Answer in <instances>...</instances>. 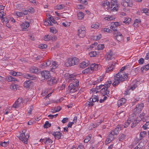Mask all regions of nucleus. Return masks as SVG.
<instances>
[{
  "instance_id": "nucleus-1",
  "label": "nucleus",
  "mask_w": 149,
  "mask_h": 149,
  "mask_svg": "<svg viewBox=\"0 0 149 149\" xmlns=\"http://www.w3.org/2000/svg\"><path fill=\"white\" fill-rule=\"evenodd\" d=\"M134 110V113L130 115L127 120L125 121L124 127H127L130 123H132L131 127L133 128L140 122V115L139 114L140 111L139 105H137Z\"/></svg>"
},
{
  "instance_id": "nucleus-2",
  "label": "nucleus",
  "mask_w": 149,
  "mask_h": 149,
  "mask_svg": "<svg viewBox=\"0 0 149 149\" xmlns=\"http://www.w3.org/2000/svg\"><path fill=\"white\" fill-rule=\"evenodd\" d=\"M125 67H123L120 70V72L117 73L114 76V81L113 84V86H115L119 84L120 82H122L126 80L128 77V74L124 73L122 72L125 70Z\"/></svg>"
},
{
  "instance_id": "nucleus-3",
  "label": "nucleus",
  "mask_w": 149,
  "mask_h": 149,
  "mask_svg": "<svg viewBox=\"0 0 149 149\" xmlns=\"http://www.w3.org/2000/svg\"><path fill=\"white\" fill-rule=\"evenodd\" d=\"M79 61V59L76 58H69L65 63V65L67 67L74 65L77 64Z\"/></svg>"
},
{
  "instance_id": "nucleus-4",
  "label": "nucleus",
  "mask_w": 149,
  "mask_h": 149,
  "mask_svg": "<svg viewBox=\"0 0 149 149\" xmlns=\"http://www.w3.org/2000/svg\"><path fill=\"white\" fill-rule=\"evenodd\" d=\"M111 84V81H108V84L104 85L103 88L100 91L103 96L105 95H108V94H109V91L108 90V88L110 87Z\"/></svg>"
},
{
  "instance_id": "nucleus-5",
  "label": "nucleus",
  "mask_w": 149,
  "mask_h": 149,
  "mask_svg": "<svg viewBox=\"0 0 149 149\" xmlns=\"http://www.w3.org/2000/svg\"><path fill=\"white\" fill-rule=\"evenodd\" d=\"M26 131V130H23L22 131V133L20 134L19 138V139L22 141L23 143L25 144H27L28 143L29 135H25V133Z\"/></svg>"
},
{
  "instance_id": "nucleus-6",
  "label": "nucleus",
  "mask_w": 149,
  "mask_h": 149,
  "mask_svg": "<svg viewBox=\"0 0 149 149\" xmlns=\"http://www.w3.org/2000/svg\"><path fill=\"white\" fill-rule=\"evenodd\" d=\"M86 28L83 26H81L78 30V34L79 37L84 38L86 35Z\"/></svg>"
},
{
  "instance_id": "nucleus-7",
  "label": "nucleus",
  "mask_w": 149,
  "mask_h": 149,
  "mask_svg": "<svg viewBox=\"0 0 149 149\" xmlns=\"http://www.w3.org/2000/svg\"><path fill=\"white\" fill-rule=\"evenodd\" d=\"M41 77L40 78L42 80H47L50 77L49 72L48 71H43L41 73Z\"/></svg>"
},
{
  "instance_id": "nucleus-8",
  "label": "nucleus",
  "mask_w": 149,
  "mask_h": 149,
  "mask_svg": "<svg viewBox=\"0 0 149 149\" xmlns=\"http://www.w3.org/2000/svg\"><path fill=\"white\" fill-rule=\"evenodd\" d=\"M10 19V16H7L3 17L1 19L4 25H5L7 27L9 28L10 27V26L9 24V22Z\"/></svg>"
},
{
  "instance_id": "nucleus-9",
  "label": "nucleus",
  "mask_w": 149,
  "mask_h": 149,
  "mask_svg": "<svg viewBox=\"0 0 149 149\" xmlns=\"http://www.w3.org/2000/svg\"><path fill=\"white\" fill-rule=\"evenodd\" d=\"M47 81V84L50 86H52L56 84L57 82L56 78L54 77H50L48 78Z\"/></svg>"
},
{
  "instance_id": "nucleus-10",
  "label": "nucleus",
  "mask_w": 149,
  "mask_h": 149,
  "mask_svg": "<svg viewBox=\"0 0 149 149\" xmlns=\"http://www.w3.org/2000/svg\"><path fill=\"white\" fill-rule=\"evenodd\" d=\"M113 35L115 39L119 42L122 41L124 39L123 36L120 32L117 31L116 32H114Z\"/></svg>"
},
{
  "instance_id": "nucleus-11",
  "label": "nucleus",
  "mask_w": 149,
  "mask_h": 149,
  "mask_svg": "<svg viewBox=\"0 0 149 149\" xmlns=\"http://www.w3.org/2000/svg\"><path fill=\"white\" fill-rule=\"evenodd\" d=\"M121 5L125 7H132V3L130 0H122L121 2Z\"/></svg>"
},
{
  "instance_id": "nucleus-12",
  "label": "nucleus",
  "mask_w": 149,
  "mask_h": 149,
  "mask_svg": "<svg viewBox=\"0 0 149 149\" xmlns=\"http://www.w3.org/2000/svg\"><path fill=\"white\" fill-rule=\"evenodd\" d=\"M101 5L103 6L106 11L109 10L110 9V3L107 0H105L102 1Z\"/></svg>"
},
{
  "instance_id": "nucleus-13",
  "label": "nucleus",
  "mask_w": 149,
  "mask_h": 149,
  "mask_svg": "<svg viewBox=\"0 0 149 149\" xmlns=\"http://www.w3.org/2000/svg\"><path fill=\"white\" fill-rule=\"evenodd\" d=\"M51 134L54 136L55 139H61V137L62 136V134L59 132H51Z\"/></svg>"
},
{
  "instance_id": "nucleus-14",
  "label": "nucleus",
  "mask_w": 149,
  "mask_h": 149,
  "mask_svg": "<svg viewBox=\"0 0 149 149\" xmlns=\"http://www.w3.org/2000/svg\"><path fill=\"white\" fill-rule=\"evenodd\" d=\"M22 101V99L19 98L13 104V107L15 108H18L20 106Z\"/></svg>"
},
{
  "instance_id": "nucleus-15",
  "label": "nucleus",
  "mask_w": 149,
  "mask_h": 149,
  "mask_svg": "<svg viewBox=\"0 0 149 149\" xmlns=\"http://www.w3.org/2000/svg\"><path fill=\"white\" fill-rule=\"evenodd\" d=\"M122 127H121L120 125H118L113 130L111 131V133L115 135L117 134L121 130Z\"/></svg>"
},
{
  "instance_id": "nucleus-16",
  "label": "nucleus",
  "mask_w": 149,
  "mask_h": 149,
  "mask_svg": "<svg viewBox=\"0 0 149 149\" xmlns=\"http://www.w3.org/2000/svg\"><path fill=\"white\" fill-rule=\"evenodd\" d=\"M101 66L100 65L98 64H92L91 65V68L92 70L97 71L100 69Z\"/></svg>"
},
{
  "instance_id": "nucleus-17",
  "label": "nucleus",
  "mask_w": 149,
  "mask_h": 149,
  "mask_svg": "<svg viewBox=\"0 0 149 149\" xmlns=\"http://www.w3.org/2000/svg\"><path fill=\"white\" fill-rule=\"evenodd\" d=\"M24 77L29 80H33L36 79V77L28 74H24Z\"/></svg>"
},
{
  "instance_id": "nucleus-18",
  "label": "nucleus",
  "mask_w": 149,
  "mask_h": 149,
  "mask_svg": "<svg viewBox=\"0 0 149 149\" xmlns=\"http://www.w3.org/2000/svg\"><path fill=\"white\" fill-rule=\"evenodd\" d=\"M126 99L124 98H122L119 99L118 101L117 104L119 107L123 105L126 102Z\"/></svg>"
},
{
  "instance_id": "nucleus-19",
  "label": "nucleus",
  "mask_w": 149,
  "mask_h": 149,
  "mask_svg": "<svg viewBox=\"0 0 149 149\" xmlns=\"http://www.w3.org/2000/svg\"><path fill=\"white\" fill-rule=\"evenodd\" d=\"M149 69V64L145 65L141 68V70L142 72H144Z\"/></svg>"
},
{
  "instance_id": "nucleus-20",
  "label": "nucleus",
  "mask_w": 149,
  "mask_h": 149,
  "mask_svg": "<svg viewBox=\"0 0 149 149\" xmlns=\"http://www.w3.org/2000/svg\"><path fill=\"white\" fill-rule=\"evenodd\" d=\"M90 101L93 102H95L96 101L98 102L99 98L97 95H94L92 96V97L90 99Z\"/></svg>"
},
{
  "instance_id": "nucleus-21",
  "label": "nucleus",
  "mask_w": 149,
  "mask_h": 149,
  "mask_svg": "<svg viewBox=\"0 0 149 149\" xmlns=\"http://www.w3.org/2000/svg\"><path fill=\"white\" fill-rule=\"evenodd\" d=\"M118 7L117 1L116 0L115 1L113 0H112L111 3V6L110 8H112L113 7Z\"/></svg>"
},
{
  "instance_id": "nucleus-22",
  "label": "nucleus",
  "mask_w": 149,
  "mask_h": 149,
  "mask_svg": "<svg viewBox=\"0 0 149 149\" xmlns=\"http://www.w3.org/2000/svg\"><path fill=\"white\" fill-rule=\"evenodd\" d=\"M32 83L31 80L26 81L24 83V86L26 88H28L31 86Z\"/></svg>"
},
{
  "instance_id": "nucleus-23",
  "label": "nucleus",
  "mask_w": 149,
  "mask_h": 149,
  "mask_svg": "<svg viewBox=\"0 0 149 149\" xmlns=\"http://www.w3.org/2000/svg\"><path fill=\"white\" fill-rule=\"evenodd\" d=\"M29 26V24L26 21L23 22L21 25V27L23 29H26Z\"/></svg>"
},
{
  "instance_id": "nucleus-24",
  "label": "nucleus",
  "mask_w": 149,
  "mask_h": 149,
  "mask_svg": "<svg viewBox=\"0 0 149 149\" xmlns=\"http://www.w3.org/2000/svg\"><path fill=\"white\" fill-rule=\"evenodd\" d=\"M7 80L8 82H11L12 81H16L17 80L15 77L11 76H8L7 78Z\"/></svg>"
},
{
  "instance_id": "nucleus-25",
  "label": "nucleus",
  "mask_w": 149,
  "mask_h": 149,
  "mask_svg": "<svg viewBox=\"0 0 149 149\" xmlns=\"http://www.w3.org/2000/svg\"><path fill=\"white\" fill-rule=\"evenodd\" d=\"M137 86V85L136 84H134L131 87H129L126 91V92L127 93L126 94H129L128 92L130 90H131L132 91Z\"/></svg>"
},
{
  "instance_id": "nucleus-26",
  "label": "nucleus",
  "mask_w": 149,
  "mask_h": 149,
  "mask_svg": "<svg viewBox=\"0 0 149 149\" xmlns=\"http://www.w3.org/2000/svg\"><path fill=\"white\" fill-rule=\"evenodd\" d=\"M140 24V21L138 19H136L133 24V26L136 28L138 27L139 26Z\"/></svg>"
},
{
  "instance_id": "nucleus-27",
  "label": "nucleus",
  "mask_w": 149,
  "mask_h": 149,
  "mask_svg": "<svg viewBox=\"0 0 149 149\" xmlns=\"http://www.w3.org/2000/svg\"><path fill=\"white\" fill-rule=\"evenodd\" d=\"M38 68L35 67H33L30 69V71L32 73H36L38 71Z\"/></svg>"
},
{
  "instance_id": "nucleus-28",
  "label": "nucleus",
  "mask_w": 149,
  "mask_h": 149,
  "mask_svg": "<svg viewBox=\"0 0 149 149\" xmlns=\"http://www.w3.org/2000/svg\"><path fill=\"white\" fill-rule=\"evenodd\" d=\"M77 16L79 19H81L84 17V14L82 12H79L77 13Z\"/></svg>"
},
{
  "instance_id": "nucleus-29",
  "label": "nucleus",
  "mask_w": 149,
  "mask_h": 149,
  "mask_svg": "<svg viewBox=\"0 0 149 149\" xmlns=\"http://www.w3.org/2000/svg\"><path fill=\"white\" fill-rule=\"evenodd\" d=\"M92 71L90 67H88L82 71V73L84 74H87L89 73H91L90 71Z\"/></svg>"
},
{
  "instance_id": "nucleus-30",
  "label": "nucleus",
  "mask_w": 149,
  "mask_h": 149,
  "mask_svg": "<svg viewBox=\"0 0 149 149\" xmlns=\"http://www.w3.org/2000/svg\"><path fill=\"white\" fill-rule=\"evenodd\" d=\"M88 65L89 64H88V63H86L85 62H83L81 63H80L79 65L81 68H83L88 66Z\"/></svg>"
},
{
  "instance_id": "nucleus-31",
  "label": "nucleus",
  "mask_w": 149,
  "mask_h": 149,
  "mask_svg": "<svg viewBox=\"0 0 149 149\" xmlns=\"http://www.w3.org/2000/svg\"><path fill=\"white\" fill-rule=\"evenodd\" d=\"M113 55V53L111 51L108 53L107 55V60H111Z\"/></svg>"
},
{
  "instance_id": "nucleus-32",
  "label": "nucleus",
  "mask_w": 149,
  "mask_h": 149,
  "mask_svg": "<svg viewBox=\"0 0 149 149\" xmlns=\"http://www.w3.org/2000/svg\"><path fill=\"white\" fill-rule=\"evenodd\" d=\"M45 140H46L45 141V144H47L49 143H52L53 142V141L49 138H45Z\"/></svg>"
},
{
  "instance_id": "nucleus-33",
  "label": "nucleus",
  "mask_w": 149,
  "mask_h": 149,
  "mask_svg": "<svg viewBox=\"0 0 149 149\" xmlns=\"http://www.w3.org/2000/svg\"><path fill=\"white\" fill-rule=\"evenodd\" d=\"M131 19L130 18L128 17H126L125 18V21H123V23L128 24L130 22Z\"/></svg>"
},
{
  "instance_id": "nucleus-34",
  "label": "nucleus",
  "mask_w": 149,
  "mask_h": 149,
  "mask_svg": "<svg viewBox=\"0 0 149 149\" xmlns=\"http://www.w3.org/2000/svg\"><path fill=\"white\" fill-rule=\"evenodd\" d=\"M51 124L49 123L48 121H46L44 125V127L45 128H47L49 127H50Z\"/></svg>"
},
{
  "instance_id": "nucleus-35",
  "label": "nucleus",
  "mask_w": 149,
  "mask_h": 149,
  "mask_svg": "<svg viewBox=\"0 0 149 149\" xmlns=\"http://www.w3.org/2000/svg\"><path fill=\"white\" fill-rule=\"evenodd\" d=\"M69 89L74 88H78V87L74 85V84L71 83L69 86Z\"/></svg>"
},
{
  "instance_id": "nucleus-36",
  "label": "nucleus",
  "mask_w": 149,
  "mask_h": 149,
  "mask_svg": "<svg viewBox=\"0 0 149 149\" xmlns=\"http://www.w3.org/2000/svg\"><path fill=\"white\" fill-rule=\"evenodd\" d=\"M47 47V45L45 44H40L38 45L39 48L41 49H44L46 48Z\"/></svg>"
},
{
  "instance_id": "nucleus-37",
  "label": "nucleus",
  "mask_w": 149,
  "mask_h": 149,
  "mask_svg": "<svg viewBox=\"0 0 149 149\" xmlns=\"http://www.w3.org/2000/svg\"><path fill=\"white\" fill-rule=\"evenodd\" d=\"M149 10V9L148 8H143L141 10V12L143 13H145L147 15H148L149 13L148 12Z\"/></svg>"
},
{
  "instance_id": "nucleus-38",
  "label": "nucleus",
  "mask_w": 149,
  "mask_h": 149,
  "mask_svg": "<svg viewBox=\"0 0 149 149\" xmlns=\"http://www.w3.org/2000/svg\"><path fill=\"white\" fill-rule=\"evenodd\" d=\"M44 24L45 25H49V26H51L52 25V23L51 22V21L50 20H49V19H47V20H46L44 22Z\"/></svg>"
},
{
  "instance_id": "nucleus-39",
  "label": "nucleus",
  "mask_w": 149,
  "mask_h": 149,
  "mask_svg": "<svg viewBox=\"0 0 149 149\" xmlns=\"http://www.w3.org/2000/svg\"><path fill=\"white\" fill-rule=\"evenodd\" d=\"M52 68L55 69L58 67V65L56 61H54L52 63Z\"/></svg>"
},
{
  "instance_id": "nucleus-40",
  "label": "nucleus",
  "mask_w": 149,
  "mask_h": 149,
  "mask_svg": "<svg viewBox=\"0 0 149 149\" xmlns=\"http://www.w3.org/2000/svg\"><path fill=\"white\" fill-rule=\"evenodd\" d=\"M50 32L54 34H55L57 32V30L54 27L50 28Z\"/></svg>"
},
{
  "instance_id": "nucleus-41",
  "label": "nucleus",
  "mask_w": 149,
  "mask_h": 149,
  "mask_svg": "<svg viewBox=\"0 0 149 149\" xmlns=\"http://www.w3.org/2000/svg\"><path fill=\"white\" fill-rule=\"evenodd\" d=\"M104 47V44H99L97 46L98 49L99 50H102Z\"/></svg>"
},
{
  "instance_id": "nucleus-42",
  "label": "nucleus",
  "mask_w": 149,
  "mask_h": 149,
  "mask_svg": "<svg viewBox=\"0 0 149 149\" xmlns=\"http://www.w3.org/2000/svg\"><path fill=\"white\" fill-rule=\"evenodd\" d=\"M125 136V135L123 134H121L119 135V141H121L123 140Z\"/></svg>"
},
{
  "instance_id": "nucleus-43",
  "label": "nucleus",
  "mask_w": 149,
  "mask_h": 149,
  "mask_svg": "<svg viewBox=\"0 0 149 149\" xmlns=\"http://www.w3.org/2000/svg\"><path fill=\"white\" fill-rule=\"evenodd\" d=\"M142 127L145 130L149 128V122H147L145 124V125H143Z\"/></svg>"
},
{
  "instance_id": "nucleus-44",
  "label": "nucleus",
  "mask_w": 149,
  "mask_h": 149,
  "mask_svg": "<svg viewBox=\"0 0 149 149\" xmlns=\"http://www.w3.org/2000/svg\"><path fill=\"white\" fill-rule=\"evenodd\" d=\"M8 144L9 142L8 141L6 142L4 141L3 142H1V143H0V145L2 146L5 147Z\"/></svg>"
},
{
  "instance_id": "nucleus-45",
  "label": "nucleus",
  "mask_w": 149,
  "mask_h": 149,
  "mask_svg": "<svg viewBox=\"0 0 149 149\" xmlns=\"http://www.w3.org/2000/svg\"><path fill=\"white\" fill-rule=\"evenodd\" d=\"M49 20H50L51 22L54 23V24H56L57 23L56 21L54 19V18L52 17V16H51L50 17H49Z\"/></svg>"
},
{
  "instance_id": "nucleus-46",
  "label": "nucleus",
  "mask_w": 149,
  "mask_h": 149,
  "mask_svg": "<svg viewBox=\"0 0 149 149\" xmlns=\"http://www.w3.org/2000/svg\"><path fill=\"white\" fill-rule=\"evenodd\" d=\"M89 55L91 57L95 56L97 55L96 52H92L89 53Z\"/></svg>"
},
{
  "instance_id": "nucleus-47",
  "label": "nucleus",
  "mask_w": 149,
  "mask_h": 149,
  "mask_svg": "<svg viewBox=\"0 0 149 149\" xmlns=\"http://www.w3.org/2000/svg\"><path fill=\"white\" fill-rule=\"evenodd\" d=\"M51 35H46L44 37V39L45 40L47 41L49 40H51Z\"/></svg>"
},
{
  "instance_id": "nucleus-48",
  "label": "nucleus",
  "mask_w": 149,
  "mask_h": 149,
  "mask_svg": "<svg viewBox=\"0 0 149 149\" xmlns=\"http://www.w3.org/2000/svg\"><path fill=\"white\" fill-rule=\"evenodd\" d=\"M69 78L70 80H74L75 79V76L72 74H69Z\"/></svg>"
},
{
  "instance_id": "nucleus-49",
  "label": "nucleus",
  "mask_w": 149,
  "mask_h": 149,
  "mask_svg": "<svg viewBox=\"0 0 149 149\" xmlns=\"http://www.w3.org/2000/svg\"><path fill=\"white\" fill-rule=\"evenodd\" d=\"M91 136L89 135V136L87 137L84 140V143H87L91 139Z\"/></svg>"
},
{
  "instance_id": "nucleus-50",
  "label": "nucleus",
  "mask_w": 149,
  "mask_h": 149,
  "mask_svg": "<svg viewBox=\"0 0 149 149\" xmlns=\"http://www.w3.org/2000/svg\"><path fill=\"white\" fill-rule=\"evenodd\" d=\"M113 23L114 25L113 26H115V27H116L118 26H120L122 24L120 22H113Z\"/></svg>"
},
{
  "instance_id": "nucleus-51",
  "label": "nucleus",
  "mask_w": 149,
  "mask_h": 149,
  "mask_svg": "<svg viewBox=\"0 0 149 149\" xmlns=\"http://www.w3.org/2000/svg\"><path fill=\"white\" fill-rule=\"evenodd\" d=\"M115 135V134H113L111 133V132H110V134H109L108 137L109 138V140H112L113 139V138L114 137L113 136Z\"/></svg>"
},
{
  "instance_id": "nucleus-52",
  "label": "nucleus",
  "mask_w": 149,
  "mask_h": 149,
  "mask_svg": "<svg viewBox=\"0 0 149 149\" xmlns=\"http://www.w3.org/2000/svg\"><path fill=\"white\" fill-rule=\"evenodd\" d=\"M103 86L104 85H101L99 86H97L95 88L97 90V91L96 92V93L99 92V91H98V90L101 89L102 87H103Z\"/></svg>"
},
{
  "instance_id": "nucleus-53",
  "label": "nucleus",
  "mask_w": 149,
  "mask_h": 149,
  "mask_svg": "<svg viewBox=\"0 0 149 149\" xmlns=\"http://www.w3.org/2000/svg\"><path fill=\"white\" fill-rule=\"evenodd\" d=\"M64 6L62 4L59 5H57L56 6V8L58 10H60L62 9L63 8V6Z\"/></svg>"
},
{
  "instance_id": "nucleus-54",
  "label": "nucleus",
  "mask_w": 149,
  "mask_h": 149,
  "mask_svg": "<svg viewBox=\"0 0 149 149\" xmlns=\"http://www.w3.org/2000/svg\"><path fill=\"white\" fill-rule=\"evenodd\" d=\"M146 131H143L140 133V140L141 139V138H143L144 136L146 135Z\"/></svg>"
},
{
  "instance_id": "nucleus-55",
  "label": "nucleus",
  "mask_w": 149,
  "mask_h": 149,
  "mask_svg": "<svg viewBox=\"0 0 149 149\" xmlns=\"http://www.w3.org/2000/svg\"><path fill=\"white\" fill-rule=\"evenodd\" d=\"M104 78V77L103 76L102 77H99L98 78L97 80V82H100L102 81L103 79Z\"/></svg>"
},
{
  "instance_id": "nucleus-56",
  "label": "nucleus",
  "mask_w": 149,
  "mask_h": 149,
  "mask_svg": "<svg viewBox=\"0 0 149 149\" xmlns=\"http://www.w3.org/2000/svg\"><path fill=\"white\" fill-rule=\"evenodd\" d=\"M58 114H56L55 115H49L48 116V117L50 118V119H52L54 117H56L58 116Z\"/></svg>"
},
{
  "instance_id": "nucleus-57",
  "label": "nucleus",
  "mask_w": 149,
  "mask_h": 149,
  "mask_svg": "<svg viewBox=\"0 0 149 149\" xmlns=\"http://www.w3.org/2000/svg\"><path fill=\"white\" fill-rule=\"evenodd\" d=\"M50 39L51 40L53 41L55 40L56 39V37L55 35H51Z\"/></svg>"
},
{
  "instance_id": "nucleus-58",
  "label": "nucleus",
  "mask_w": 149,
  "mask_h": 149,
  "mask_svg": "<svg viewBox=\"0 0 149 149\" xmlns=\"http://www.w3.org/2000/svg\"><path fill=\"white\" fill-rule=\"evenodd\" d=\"M74 81H73L74 85L77 87L79 85V81L77 79L74 80Z\"/></svg>"
},
{
  "instance_id": "nucleus-59",
  "label": "nucleus",
  "mask_w": 149,
  "mask_h": 149,
  "mask_svg": "<svg viewBox=\"0 0 149 149\" xmlns=\"http://www.w3.org/2000/svg\"><path fill=\"white\" fill-rule=\"evenodd\" d=\"M145 114V113H142L140 115V118H141V120H140V122H141L143 121V122H144V119L143 118Z\"/></svg>"
},
{
  "instance_id": "nucleus-60",
  "label": "nucleus",
  "mask_w": 149,
  "mask_h": 149,
  "mask_svg": "<svg viewBox=\"0 0 149 149\" xmlns=\"http://www.w3.org/2000/svg\"><path fill=\"white\" fill-rule=\"evenodd\" d=\"M78 88H74L72 89H70V93H74L77 90Z\"/></svg>"
},
{
  "instance_id": "nucleus-61",
  "label": "nucleus",
  "mask_w": 149,
  "mask_h": 149,
  "mask_svg": "<svg viewBox=\"0 0 149 149\" xmlns=\"http://www.w3.org/2000/svg\"><path fill=\"white\" fill-rule=\"evenodd\" d=\"M68 118H63L62 120V122L63 123H65L68 122Z\"/></svg>"
},
{
  "instance_id": "nucleus-62",
  "label": "nucleus",
  "mask_w": 149,
  "mask_h": 149,
  "mask_svg": "<svg viewBox=\"0 0 149 149\" xmlns=\"http://www.w3.org/2000/svg\"><path fill=\"white\" fill-rule=\"evenodd\" d=\"M16 13L17 15L18 16H19V17H22L23 16V13H22L17 12Z\"/></svg>"
},
{
  "instance_id": "nucleus-63",
  "label": "nucleus",
  "mask_w": 149,
  "mask_h": 149,
  "mask_svg": "<svg viewBox=\"0 0 149 149\" xmlns=\"http://www.w3.org/2000/svg\"><path fill=\"white\" fill-rule=\"evenodd\" d=\"M33 105L31 106L30 107V109L29 110V111L28 112V113H29V114H31L32 111L33 110Z\"/></svg>"
},
{
  "instance_id": "nucleus-64",
  "label": "nucleus",
  "mask_w": 149,
  "mask_h": 149,
  "mask_svg": "<svg viewBox=\"0 0 149 149\" xmlns=\"http://www.w3.org/2000/svg\"><path fill=\"white\" fill-rule=\"evenodd\" d=\"M73 122H69L67 125V126L68 127H71L72 125L74 124Z\"/></svg>"
}]
</instances>
